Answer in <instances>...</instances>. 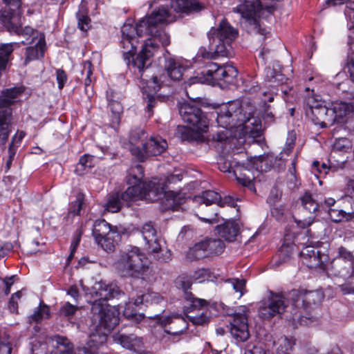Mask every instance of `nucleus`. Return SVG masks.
<instances>
[{
  "label": "nucleus",
  "mask_w": 354,
  "mask_h": 354,
  "mask_svg": "<svg viewBox=\"0 0 354 354\" xmlns=\"http://www.w3.org/2000/svg\"><path fill=\"white\" fill-rule=\"evenodd\" d=\"M143 168L140 165L131 167L127 178V182L130 185L125 192L122 193H115L109 196L104 207L110 212H119L123 203L130 205L131 202L140 199L154 201L164 194L163 203L165 209L176 211L185 201V196L180 192L167 191V187L160 183L151 181L149 183H144Z\"/></svg>",
  "instance_id": "obj_1"
},
{
  "label": "nucleus",
  "mask_w": 354,
  "mask_h": 354,
  "mask_svg": "<svg viewBox=\"0 0 354 354\" xmlns=\"http://www.w3.org/2000/svg\"><path fill=\"white\" fill-rule=\"evenodd\" d=\"M175 20V15L167 7L161 6L138 22L139 30L145 31L147 35L150 36L145 41L136 59L133 60V65L139 73L142 72L143 68L151 66V57L160 45L165 47L170 44L169 35L161 26Z\"/></svg>",
  "instance_id": "obj_2"
},
{
  "label": "nucleus",
  "mask_w": 354,
  "mask_h": 354,
  "mask_svg": "<svg viewBox=\"0 0 354 354\" xmlns=\"http://www.w3.org/2000/svg\"><path fill=\"white\" fill-rule=\"evenodd\" d=\"M238 36V31L225 19L207 32L209 48L214 52L201 53L204 58L215 59L218 56L227 57L231 54L232 43Z\"/></svg>",
  "instance_id": "obj_3"
},
{
  "label": "nucleus",
  "mask_w": 354,
  "mask_h": 354,
  "mask_svg": "<svg viewBox=\"0 0 354 354\" xmlns=\"http://www.w3.org/2000/svg\"><path fill=\"white\" fill-rule=\"evenodd\" d=\"M145 254L136 246H129L122 251L113 263L115 271L123 277L139 278L148 269Z\"/></svg>",
  "instance_id": "obj_4"
},
{
  "label": "nucleus",
  "mask_w": 354,
  "mask_h": 354,
  "mask_svg": "<svg viewBox=\"0 0 354 354\" xmlns=\"http://www.w3.org/2000/svg\"><path fill=\"white\" fill-rule=\"evenodd\" d=\"M238 6L232 11L240 14L244 27L250 33L266 35V31L261 27L258 17L261 6L259 0H238Z\"/></svg>",
  "instance_id": "obj_5"
},
{
  "label": "nucleus",
  "mask_w": 354,
  "mask_h": 354,
  "mask_svg": "<svg viewBox=\"0 0 354 354\" xmlns=\"http://www.w3.org/2000/svg\"><path fill=\"white\" fill-rule=\"evenodd\" d=\"M133 66L134 73L137 78L140 80L139 86L142 90L143 94L146 95L147 109L150 117L153 114V108L156 103L153 94L156 93L161 87L163 80H162V77H158L156 75H151L149 66L146 67L145 69L143 68V71L139 73L138 68L133 64Z\"/></svg>",
  "instance_id": "obj_6"
},
{
  "label": "nucleus",
  "mask_w": 354,
  "mask_h": 354,
  "mask_svg": "<svg viewBox=\"0 0 354 354\" xmlns=\"http://www.w3.org/2000/svg\"><path fill=\"white\" fill-rule=\"evenodd\" d=\"M122 37L121 45L123 48L122 54L124 61L128 66L131 65L133 71L134 68L133 66V61L136 59L137 57H134L135 53L138 45V39L136 35L142 37L147 35L145 31L140 32L139 30V24L133 26L131 24H124L121 29ZM139 53L137 55H138Z\"/></svg>",
  "instance_id": "obj_7"
},
{
  "label": "nucleus",
  "mask_w": 354,
  "mask_h": 354,
  "mask_svg": "<svg viewBox=\"0 0 354 354\" xmlns=\"http://www.w3.org/2000/svg\"><path fill=\"white\" fill-rule=\"evenodd\" d=\"M328 275L342 278L344 280L350 279L354 274V256L344 248L338 249L337 256L333 259L327 268Z\"/></svg>",
  "instance_id": "obj_8"
},
{
  "label": "nucleus",
  "mask_w": 354,
  "mask_h": 354,
  "mask_svg": "<svg viewBox=\"0 0 354 354\" xmlns=\"http://www.w3.org/2000/svg\"><path fill=\"white\" fill-rule=\"evenodd\" d=\"M178 111L183 120L197 132H205L209 126V120L201 109L194 102H180Z\"/></svg>",
  "instance_id": "obj_9"
},
{
  "label": "nucleus",
  "mask_w": 354,
  "mask_h": 354,
  "mask_svg": "<svg viewBox=\"0 0 354 354\" xmlns=\"http://www.w3.org/2000/svg\"><path fill=\"white\" fill-rule=\"evenodd\" d=\"M21 15L20 13H15L11 10L2 11L0 19L1 23L10 32H14L18 35L26 37L28 41L29 37L31 38L30 41L25 42L22 41V44L35 43L43 33L39 32L30 26H21Z\"/></svg>",
  "instance_id": "obj_10"
},
{
  "label": "nucleus",
  "mask_w": 354,
  "mask_h": 354,
  "mask_svg": "<svg viewBox=\"0 0 354 354\" xmlns=\"http://www.w3.org/2000/svg\"><path fill=\"white\" fill-rule=\"evenodd\" d=\"M90 302L92 303L91 312L93 319L98 322L97 326L104 330L101 335L110 332L118 324L119 313L113 307L107 304H101L99 301Z\"/></svg>",
  "instance_id": "obj_11"
},
{
  "label": "nucleus",
  "mask_w": 354,
  "mask_h": 354,
  "mask_svg": "<svg viewBox=\"0 0 354 354\" xmlns=\"http://www.w3.org/2000/svg\"><path fill=\"white\" fill-rule=\"evenodd\" d=\"M106 341L105 334L103 335H92L90 340L88 342V346L90 348L82 347L79 348L75 354H94L95 348L99 346L102 345ZM57 353L55 354H74L73 350V344L67 338L64 337H57Z\"/></svg>",
  "instance_id": "obj_12"
},
{
  "label": "nucleus",
  "mask_w": 354,
  "mask_h": 354,
  "mask_svg": "<svg viewBox=\"0 0 354 354\" xmlns=\"http://www.w3.org/2000/svg\"><path fill=\"white\" fill-rule=\"evenodd\" d=\"M166 140L160 136H151L146 142L142 143V148L140 147H131V154L139 161H144L147 156H158L167 149Z\"/></svg>",
  "instance_id": "obj_13"
},
{
  "label": "nucleus",
  "mask_w": 354,
  "mask_h": 354,
  "mask_svg": "<svg viewBox=\"0 0 354 354\" xmlns=\"http://www.w3.org/2000/svg\"><path fill=\"white\" fill-rule=\"evenodd\" d=\"M288 307V301L282 294H274L270 292V296L267 300L261 302L259 309V316L264 319L281 315Z\"/></svg>",
  "instance_id": "obj_14"
},
{
  "label": "nucleus",
  "mask_w": 354,
  "mask_h": 354,
  "mask_svg": "<svg viewBox=\"0 0 354 354\" xmlns=\"http://www.w3.org/2000/svg\"><path fill=\"white\" fill-rule=\"evenodd\" d=\"M292 304L295 308L307 310L313 305H317L324 299V294L319 290L306 291L292 290L289 293Z\"/></svg>",
  "instance_id": "obj_15"
},
{
  "label": "nucleus",
  "mask_w": 354,
  "mask_h": 354,
  "mask_svg": "<svg viewBox=\"0 0 354 354\" xmlns=\"http://www.w3.org/2000/svg\"><path fill=\"white\" fill-rule=\"evenodd\" d=\"M248 311L246 306H241L230 322V333L237 342H245L249 338Z\"/></svg>",
  "instance_id": "obj_16"
},
{
  "label": "nucleus",
  "mask_w": 354,
  "mask_h": 354,
  "mask_svg": "<svg viewBox=\"0 0 354 354\" xmlns=\"http://www.w3.org/2000/svg\"><path fill=\"white\" fill-rule=\"evenodd\" d=\"M203 73L213 80H223L228 83L232 82L238 75V71L233 66L226 65L221 66L213 62L207 64V70Z\"/></svg>",
  "instance_id": "obj_17"
},
{
  "label": "nucleus",
  "mask_w": 354,
  "mask_h": 354,
  "mask_svg": "<svg viewBox=\"0 0 354 354\" xmlns=\"http://www.w3.org/2000/svg\"><path fill=\"white\" fill-rule=\"evenodd\" d=\"M120 293L121 291L115 283L106 284L103 281H99L94 284L89 294L94 299V301H99L101 304H106L108 300L115 298Z\"/></svg>",
  "instance_id": "obj_18"
},
{
  "label": "nucleus",
  "mask_w": 354,
  "mask_h": 354,
  "mask_svg": "<svg viewBox=\"0 0 354 354\" xmlns=\"http://www.w3.org/2000/svg\"><path fill=\"white\" fill-rule=\"evenodd\" d=\"M160 324L164 328V331L174 336H179L187 328L188 323L186 319L179 315H171L160 319Z\"/></svg>",
  "instance_id": "obj_19"
},
{
  "label": "nucleus",
  "mask_w": 354,
  "mask_h": 354,
  "mask_svg": "<svg viewBox=\"0 0 354 354\" xmlns=\"http://www.w3.org/2000/svg\"><path fill=\"white\" fill-rule=\"evenodd\" d=\"M189 313L195 310H201V312L196 315H187V317L194 325H204L209 322L210 316L209 312L207 309L205 308L208 305V302L203 299L195 298L190 297Z\"/></svg>",
  "instance_id": "obj_20"
},
{
  "label": "nucleus",
  "mask_w": 354,
  "mask_h": 354,
  "mask_svg": "<svg viewBox=\"0 0 354 354\" xmlns=\"http://www.w3.org/2000/svg\"><path fill=\"white\" fill-rule=\"evenodd\" d=\"M237 111L234 108L233 104L222 106L217 113L216 121L220 127L225 129H231L241 124L237 121Z\"/></svg>",
  "instance_id": "obj_21"
},
{
  "label": "nucleus",
  "mask_w": 354,
  "mask_h": 354,
  "mask_svg": "<svg viewBox=\"0 0 354 354\" xmlns=\"http://www.w3.org/2000/svg\"><path fill=\"white\" fill-rule=\"evenodd\" d=\"M312 113L308 115L315 124L326 127L328 124H333L336 120L337 113L335 109L328 108L326 105L319 108L313 107Z\"/></svg>",
  "instance_id": "obj_22"
},
{
  "label": "nucleus",
  "mask_w": 354,
  "mask_h": 354,
  "mask_svg": "<svg viewBox=\"0 0 354 354\" xmlns=\"http://www.w3.org/2000/svg\"><path fill=\"white\" fill-rule=\"evenodd\" d=\"M250 158L247 162L243 165L237 166L234 174L236 176L237 181L242 184L243 186L250 187L252 185V181L256 178L257 176L255 167L252 164L250 165Z\"/></svg>",
  "instance_id": "obj_23"
},
{
  "label": "nucleus",
  "mask_w": 354,
  "mask_h": 354,
  "mask_svg": "<svg viewBox=\"0 0 354 354\" xmlns=\"http://www.w3.org/2000/svg\"><path fill=\"white\" fill-rule=\"evenodd\" d=\"M32 46L26 48L24 64L27 65L29 62L42 58L44 55L46 49V41L44 35H41L35 43H31Z\"/></svg>",
  "instance_id": "obj_24"
},
{
  "label": "nucleus",
  "mask_w": 354,
  "mask_h": 354,
  "mask_svg": "<svg viewBox=\"0 0 354 354\" xmlns=\"http://www.w3.org/2000/svg\"><path fill=\"white\" fill-rule=\"evenodd\" d=\"M170 7L176 12L185 13L200 11L204 8L197 0H171Z\"/></svg>",
  "instance_id": "obj_25"
},
{
  "label": "nucleus",
  "mask_w": 354,
  "mask_h": 354,
  "mask_svg": "<svg viewBox=\"0 0 354 354\" xmlns=\"http://www.w3.org/2000/svg\"><path fill=\"white\" fill-rule=\"evenodd\" d=\"M24 93L22 87L6 88L0 94V109L8 108L15 104Z\"/></svg>",
  "instance_id": "obj_26"
},
{
  "label": "nucleus",
  "mask_w": 354,
  "mask_h": 354,
  "mask_svg": "<svg viewBox=\"0 0 354 354\" xmlns=\"http://www.w3.org/2000/svg\"><path fill=\"white\" fill-rule=\"evenodd\" d=\"M165 70L167 75L174 81H179L182 79L185 68L173 57H167L165 63Z\"/></svg>",
  "instance_id": "obj_27"
},
{
  "label": "nucleus",
  "mask_w": 354,
  "mask_h": 354,
  "mask_svg": "<svg viewBox=\"0 0 354 354\" xmlns=\"http://www.w3.org/2000/svg\"><path fill=\"white\" fill-rule=\"evenodd\" d=\"M218 234L228 241H233L237 236L239 227L234 221H227L216 227Z\"/></svg>",
  "instance_id": "obj_28"
},
{
  "label": "nucleus",
  "mask_w": 354,
  "mask_h": 354,
  "mask_svg": "<svg viewBox=\"0 0 354 354\" xmlns=\"http://www.w3.org/2000/svg\"><path fill=\"white\" fill-rule=\"evenodd\" d=\"M116 230L117 227L111 226L105 220H97L93 224L92 234L95 240H100V238L102 236L114 234Z\"/></svg>",
  "instance_id": "obj_29"
},
{
  "label": "nucleus",
  "mask_w": 354,
  "mask_h": 354,
  "mask_svg": "<svg viewBox=\"0 0 354 354\" xmlns=\"http://www.w3.org/2000/svg\"><path fill=\"white\" fill-rule=\"evenodd\" d=\"M115 340L122 347L129 350H136L142 344V339L137 336L118 333L114 336Z\"/></svg>",
  "instance_id": "obj_30"
},
{
  "label": "nucleus",
  "mask_w": 354,
  "mask_h": 354,
  "mask_svg": "<svg viewBox=\"0 0 354 354\" xmlns=\"http://www.w3.org/2000/svg\"><path fill=\"white\" fill-rule=\"evenodd\" d=\"M11 112L8 110L0 111V143L4 145L11 131L10 118Z\"/></svg>",
  "instance_id": "obj_31"
},
{
  "label": "nucleus",
  "mask_w": 354,
  "mask_h": 354,
  "mask_svg": "<svg viewBox=\"0 0 354 354\" xmlns=\"http://www.w3.org/2000/svg\"><path fill=\"white\" fill-rule=\"evenodd\" d=\"M160 240L157 238L156 239H150L146 241V250L148 253L153 255V257L159 261H167L170 259V253L168 251H166L165 254L162 256H159V253L162 252V245L160 243Z\"/></svg>",
  "instance_id": "obj_32"
},
{
  "label": "nucleus",
  "mask_w": 354,
  "mask_h": 354,
  "mask_svg": "<svg viewBox=\"0 0 354 354\" xmlns=\"http://www.w3.org/2000/svg\"><path fill=\"white\" fill-rule=\"evenodd\" d=\"M250 165L252 164L255 167L256 172H266L269 171L272 165V156L268 154L251 157Z\"/></svg>",
  "instance_id": "obj_33"
},
{
  "label": "nucleus",
  "mask_w": 354,
  "mask_h": 354,
  "mask_svg": "<svg viewBox=\"0 0 354 354\" xmlns=\"http://www.w3.org/2000/svg\"><path fill=\"white\" fill-rule=\"evenodd\" d=\"M115 93L113 91L110 90L107 91V100L109 106L113 115V123L118 124L120 120V114L122 113V106L118 98L115 99Z\"/></svg>",
  "instance_id": "obj_34"
},
{
  "label": "nucleus",
  "mask_w": 354,
  "mask_h": 354,
  "mask_svg": "<svg viewBox=\"0 0 354 354\" xmlns=\"http://www.w3.org/2000/svg\"><path fill=\"white\" fill-rule=\"evenodd\" d=\"M220 199V194L212 190H207L202 193L201 195L195 196L192 201L196 204H205L209 205L213 203L218 205V200Z\"/></svg>",
  "instance_id": "obj_35"
},
{
  "label": "nucleus",
  "mask_w": 354,
  "mask_h": 354,
  "mask_svg": "<svg viewBox=\"0 0 354 354\" xmlns=\"http://www.w3.org/2000/svg\"><path fill=\"white\" fill-rule=\"evenodd\" d=\"M93 71V66L90 61H85L82 63V68L80 72L81 80L84 81L86 91L96 80Z\"/></svg>",
  "instance_id": "obj_36"
},
{
  "label": "nucleus",
  "mask_w": 354,
  "mask_h": 354,
  "mask_svg": "<svg viewBox=\"0 0 354 354\" xmlns=\"http://www.w3.org/2000/svg\"><path fill=\"white\" fill-rule=\"evenodd\" d=\"M208 257L221 254L225 248V243L219 239L204 240Z\"/></svg>",
  "instance_id": "obj_37"
},
{
  "label": "nucleus",
  "mask_w": 354,
  "mask_h": 354,
  "mask_svg": "<svg viewBox=\"0 0 354 354\" xmlns=\"http://www.w3.org/2000/svg\"><path fill=\"white\" fill-rule=\"evenodd\" d=\"M345 69L347 70L350 75L351 80L354 82V59L348 57V62L345 66ZM340 109H344L345 111H354V95L349 102H341L339 104Z\"/></svg>",
  "instance_id": "obj_38"
},
{
  "label": "nucleus",
  "mask_w": 354,
  "mask_h": 354,
  "mask_svg": "<svg viewBox=\"0 0 354 354\" xmlns=\"http://www.w3.org/2000/svg\"><path fill=\"white\" fill-rule=\"evenodd\" d=\"M119 236V232L116 230L113 235L102 236V238H100V240L95 241L105 251L112 252L115 250V246L118 241Z\"/></svg>",
  "instance_id": "obj_39"
},
{
  "label": "nucleus",
  "mask_w": 354,
  "mask_h": 354,
  "mask_svg": "<svg viewBox=\"0 0 354 354\" xmlns=\"http://www.w3.org/2000/svg\"><path fill=\"white\" fill-rule=\"evenodd\" d=\"M205 248L204 241L196 243L188 251L187 258L191 261H194L208 257V253Z\"/></svg>",
  "instance_id": "obj_40"
},
{
  "label": "nucleus",
  "mask_w": 354,
  "mask_h": 354,
  "mask_svg": "<svg viewBox=\"0 0 354 354\" xmlns=\"http://www.w3.org/2000/svg\"><path fill=\"white\" fill-rule=\"evenodd\" d=\"M328 213L331 221L335 223L348 221L354 218V212H346L342 209L329 208Z\"/></svg>",
  "instance_id": "obj_41"
},
{
  "label": "nucleus",
  "mask_w": 354,
  "mask_h": 354,
  "mask_svg": "<svg viewBox=\"0 0 354 354\" xmlns=\"http://www.w3.org/2000/svg\"><path fill=\"white\" fill-rule=\"evenodd\" d=\"M346 2L347 4L345 10V15L353 24V28L354 29V0H326L325 5L327 6H334L343 4Z\"/></svg>",
  "instance_id": "obj_42"
},
{
  "label": "nucleus",
  "mask_w": 354,
  "mask_h": 354,
  "mask_svg": "<svg viewBox=\"0 0 354 354\" xmlns=\"http://www.w3.org/2000/svg\"><path fill=\"white\" fill-rule=\"evenodd\" d=\"M94 167V157L88 154L82 156L77 163L75 172L78 175H83L91 168Z\"/></svg>",
  "instance_id": "obj_43"
},
{
  "label": "nucleus",
  "mask_w": 354,
  "mask_h": 354,
  "mask_svg": "<svg viewBox=\"0 0 354 354\" xmlns=\"http://www.w3.org/2000/svg\"><path fill=\"white\" fill-rule=\"evenodd\" d=\"M134 306H138L135 304V301L133 302L129 301L126 304L123 310V315L127 319L133 320L136 323H139L145 318V316L142 313H137Z\"/></svg>",
  "instance_id": "obj_44"
},
{
  "label": "nucleus",
  "mask_w": 354,
  "mask_h": 354,
  "mask_svg": "<svg viewBox=\"0 0 354 354\" xmlns=\"http://www.w3.org/2000/svg\"><path fill=\"white\" fill-rule=\"evenodd\" d=\"M164 301L163 297L157 292H147L142 295L135 299V304L140 305L144 302L150 303L151 304H158Z\"/></svg>",
  "instance_id": "obj_45"
},
{
  "label": "nucleus",
  "mask_w": 354,
  "mask_h": 354,
  "mask_svg": "<svg viewBox=\"0 0 354 354\" xmlns=\"http://www.w3.org/2000/svg\"><path fill=\"white\" fill-rule=\"evenodd\" d=\"M50 316V310L48 306L40 304L37 309L29 317V322H39L44 319H47Z\"/></svg>",
  "instance_id": "obj_46"
},
{
  "label": "nucleus",
  "mask_w": 354,
  "mask_h": 354,
  "mask_svg": "<svg viewBox=\"0 0 354 354\" xmlns=\"http://www.w3.org/2000/svg\"><path fill=\"white\" fill-rule=\"evenodd\" d=\"M77 17L78 28L82 31H86L90 28L91 19L87 15V10L82 3L77 13Z\"/></svg>",
  "instance_id": "obj_47"
},
{
  "label": "nucleus",
  "mask_w": 354,
  "mask_h": 354,
  "mask_svg": "<svg viewBox=\"0 0 354 354\" xmlns=\"http://www.w3.org/2000/svg\"><path fill=\"white\" fill-rule=\"evenodd\" d=\"M147 133L143 129L138 128L131 130L129 135V142L132 145L131 147H138L136 145L140 142L142 145V143L147 142Z\"/></svg>",
  "instance_id": "obj_48"
},
{
  "label": "nucleus",
  "mask_w": 354,
  "mask_h": 354,
  "mask_svg": "<svg viewBox=\"0 0 354 354\" xmlns=\"http://www.w3.org/2000/svg\"><path fill=\"white\" fill-rule=\"evenodd\" d=\"M301 201L304 209L310 214L315 212L318 209V204L309 193H306L301 198Z\"/></svg>",
  "instance_id": "obj_49"
},
{
  "label": "nucleus",
  "mask_w": 354,
  "mask_h": 354,
  "mask_svg": "<svg viewBox=\"0 0 354 354\" xmlns=\"http://www.w3.org/2000/svg\"><path fill=\"white\" fill-rule=\"evenodd\" d=\"M84 201V194L79 192L76 195L75 201L70 205L68 214L72 216L80 215Z\"/></svg>",
  "instance_id": "obj_50"
},
{
  "label": "nucleus",
  "mask_w": 354,
  "mask_h": 354,
  "mask_svg": "<svg viewBox=\"0 0 354 354\" xmlns=\"http://www.w3.org/2000/svg\"><path fill=\"white\" fill-rule=\"evenodd\" d=\"M303 262L310 268H317L323 264V257L320 252L317 251L316 253L313 252L312 256L303 259Z\"/></svg>",
  "instance_id": "obj_51"
},
{
  "label": "nucleus",
  "mask_w": 354,
  "mask_h": 354,
  "mask_svg": "<svg viewBox=\"0 0 354 354\" xmlns=\"http://www.w3.org/2000/svg\"><path fill=\"white\" fill-rule=\"evenodd\" d=\"M233 288L235 292L238 293V298H241L245 292L246 281L243 279H230L227 281Z\"/></svg>",
  "instance_id": "obj_52"
},
{
  "label": "nucleus",
  "mask_w": 354,
  "mask_h": 354,
  "mask_svg": "<svg viewBox=\"0 0 354 354\" xmlns=\"http://www.w3.org/2000/svg\"><path fill=\"white\" fill-rule=\"evenodd\" d=\"M141 232L145 241L150 239L157 238L156 230L151 222L147 223L142 226Z\"/></svg>",
  "instance_id": "obj_53"
},
{
  "label": "nucleus",
  "mask_w": 354,
  "mask_h": 354,
  "mask_svg": "<svg viewBox=\"0 0 354 354\" xmlns=\"http://www.w3.org/2000/svg\"><path fill=\"white\" fill-rule=\"evenodd\" d=\"M77 309L78 307L76 305L66 302L61 306L59 314L62 316L71 318L75 315Z\"/></svg>",
  "instance_id": "obj_54"
},
{
  "label": "nucleus",
  "mask_w": 354,
  "mask_h": 354,
  "mask_svg": "<svg viewBox=\"0 0 354 354\" xmlns=\"http://www.w3.org/2000/svg\"><path fill=\"white\" fill-rule=\"evenodd\" d=\"M22 295V290H19L12 295L8 301V309L12 313H18V301L20 300Z\"/></svg>",
  "instance_id": "obj_55"
},
{
  "label": "nucleus",
  "mask_w": 354,
  "mask_h": 354,
  "mask_svg": "<svg viewBox=\"0 0 354 354\" xmlns=\"http://www.w3.org/2000/svg\"><path fill=\"white\" fill-rule=\"evenodd\" d=\"M210 274L211 272L209 269L202 268L195 271L192 275V278L196 281L201 282L208 279Z\"/></svg>",
  "instance_id": "obj_56"
},
{
  "label": "nucleus",
  "mask_w": 354,
  "mask_h": 354,
  "mask_svg": "<svg viewBox=\"0 0 354 354\" xmlns=\"http://www.w3.org/2000/svg\"><path fill=\"white\" fill-rule=\"evenodd\" d=\"M177 133L183 140H189L193 139L192 130L189 127L185 126H178Z\"/></svg>",
  "instance_id": "obj_57"
},
{
  "label": "nucleus",
  "mask_w": 354,
  "mask_h": 354,
  "mask_svg": "<svg viewBox=\"0 0 354 354\" xmlns=\"http://www.w3.org/2000/svg\"><path fill=\"white\" fill-rule=\"evenodd\" d=\"M306 103L308 106V109L306 111L307 115H310L312 113V110L314 109V106L319 108L321 106H325L323 102L318 101L314 97H308L306 100Z\"/></svg>",
  "instance_id": "obj_58"
},
{
  "label": "nucleus",
  "mask_w": 354,
  "mask_h": 354,
  "mask_svg": "<svg viewBox=\"0 0 354 354\" xmlns=\"http://www.w3.org/2000/svg\"><path fill=\"white\" fill-rule=\"evenodd\" d=\"M236 201L234 198H233L230 196H225L223 198H221L220 196V199L218 202V205L220 207H225V206H229L231 207H234L236 206Z\"/></svg>",
  "instance_id": "obj_59"
},
{
  "label": "nucleus",
  "mask_w": 354,
  "mask_h": 354,
  "mask_svg": "<svg viewBox=\"0 0 354 354\" xmlns=\"http://www.w3.org/2000/svg\"><path fill=\"white\" fill-rule=\"evenodd\" d=\"M56 77L58 87L59 89H62L67 81V75L64 70L58 69L56 72Z\"/></svg>",
  "instance_id": "obj_60"
},
{
  "label": "nucleus",
  "mask_w": 354,
  "mask_h": 354,
  "mask_svg": "<svg viewBox=\"0 0 354 354\" xmlns=\"http://www.w3.org/2000/svg\"><path fill=\"white\" fill-rule=\"evenodd\" d=\"M3 2L8 5L10 8L9 9H7L6 10H11L12 12H14L15 13H19L17 11V10H19L21 5V0H3Z\"/></svg>",
  "instance_id": "obj_61"
},
{
  "label": "nucleus",
  "mask_w": 354,
  "mask_h": 354,
  "mask_svg": "<svg viewBox=\"0 0 354 354\" xmlns=\"http://www.w3.org/2000/svg\"><path fill=\"white\" fill-rule=\"evenodd\" d=\"M277 344L278 347H283V349H291L293 345L292 342L285 336L280 337Z\"/></svg>",
  "instance_id": "obj_62"
},
{
  "label": "nucleus",
  "mask_w": 354,
  "mask_h": 354,
  "mask_svg": "<svg viewBox=\"0 0 354 354\" xmlns=\"http://www.w3.org/2000/svg\"><path fill=\"white\" fill-rule=\"evenodd\" d=\"M294 219L299 227H300L301 228H305L312 224V223L313 222V220H314V216L310 215L304 219H297L294 216Z\"/></svg>",
  "instance_id": "obj_63"
},
{
  "label": "nucleus",
  "mask_w": 354,
  "mask_h": 354,
  "mask_svg": "<svg viewBox=\"0 0 354 354\" xmlns=\"http://www.w3.org/2000/svg\"><path fill=\"white\" fill-rule=\"evenodd\" d=\"M281 198V193L277 189H273L271 190L270 196L267 199V202L270 205H274L276 202H277Z\"/></svg>",
  "instance_id": "obj_64"
}]
</instances>
